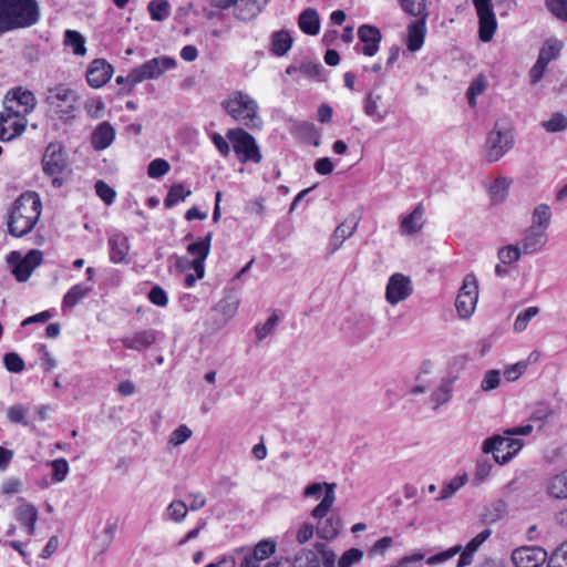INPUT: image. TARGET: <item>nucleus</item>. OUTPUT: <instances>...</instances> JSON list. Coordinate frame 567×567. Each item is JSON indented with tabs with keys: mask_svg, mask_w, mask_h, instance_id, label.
<instances>
[{
	"mask_svg": "<svg viewBox=\"0 0 567 567\" xmlns=\"http://www.w3.org/2000/svg\"><path fill=\"white\" fill-rule=\"evenodd\" d=\"M522 254L523 251L518 244L507 245L498 250L497 257L503 265H511L519 260Z\"/></svg>",
	"mask_w": 567,
	"mask_h": 567,
	"instance_id": "58836bf2",
	"label": "nucleus"
},
{
	"mask_svg": "<svg viewBox=\"0 0 567 567\" xmlns=\"http://www.w3.org/2000/svg\"><path fill=\"white\" fill-rule=\"evenodd\" d=\"M113 74V66L103 59H95L86 71V81L94 89L105 85Z\"/></svg>",
	"mask_w": 567,
	"mask_h": 567,
	"instance_id": "dca6fc26",
	"label": "nucleus"
},
{
	"mask_svg": "<svg viewBox=\"0 0 567 567\" xmlns=\"http://www.w3.org/2000/svg\"><path fill=\"white\" fill-rule=\"evenodd\" d=\"M39 19L37 0H0V34L32 27Z\"/></svg>",
	"mask_w": 567,
	"mask_h": 567,
	"instance_id": "f03ea898",
	"label": "nucleus"
},
{
	"mask_svg": "<svg viewBox=\"0 0 567 567\" xmlns=\"http://www.w3.org/2000/svg\"><path fill=\"white\" fill-rule=\"evenodd\" d=\"M3 363L9 372L19 373L24 370V361L16 352L6 353L3 357Z\"/></svg>",
	"mask_w": 567,
	"mask_h": 567,
	"instance_id": "603ef678",
	"label": "nucleus"
},
{
	"mask_svg": "<svg viewBox=\"0 0 567 567\" xmlns=\"http://www.w3.org/2000/svg\"><path fill=\"white\" fill-rule=\"evenodd\" d=\"M213 233H208L203 239L192 243L187 247V251L194 256L193 260H206L210 251Z\"/></svg>",
	"mask_w": 567,
	"mask_h": 567,
	"instance_id": "72a5a7b5",
	"label": "nucleus"
},
{
	"mask_svg": "<svg viewBox=\"0 0 567 567\" xmlns=\"http://www.w3.org/2000/svg\"><path fill=\"white\" fill-rule=\"evenodd\" d=\"M298 25L306 34H318L320 30V19L318 11L313 8L305 9L299 16Z\"/></svg>",
	"mask_w": 567,
	"mask_h": 567,
	"instance_id": "cd10ccee",
	"label": "nucleus"
},
{
	"mask_svg": "<svg viewBox=\"0 0 567 567\" xmlns=\"http://www.w3.org/2000/svg\"><path fill=\"white\" fill-rule=\"evenodd\" d=\"M292 42L288 31H276L271 34L270 50L275 55L282 56L290 50Z\"/></svg>",
	"mask_w": 567,
	"mask_h": 567,
	"instance_id": "c85d7f7f",
	"label": "nucleus"
},
{
	"mask_svg": "<svg viewBox=\"0 0 567 567\" xmlns=\"http://www.w3.org/2000/svg\"><path fill=\"white\" fill-rule=\"evenodd\" d=\"M148 11L154 21H163L169 16V3L167 0H152Z\"/></svg>",
	"mask_w": 567,
	"mask_h": 567,
	"instance_id": "a19ab883",
	"label": "nucleus"
},
{
	"mask_svg": "<svg viewBox=\"0 0 567 567\" xmlns=\"http://www.w3.org/2000/svg\"><path fill=\"white\" fill-rule=\"evenodd\" d=\"M514 144L513 135L505 120H497L493 130L487 134L484 157L488 163L499 161Z\"/></svg>",
	"mask_w": 567,
	"mask_h": 567,
	"instance_id": "39448f33",
	"label": "nucleus"
},
{
	"mask_svg": "<svg viewBox=\"0 0 567 567\" xmlns=\"http://www.w3.org/2000/svg\"><path fill=\"white\" fill-rule=\"evenodd\" d=\"M548 241V234L544 229L528 227L520 238L518 245L524 255H532L540 251Z\"/></svg>",
	"mask_w": 567,
	"mask_h": 567,
	"instance_id": "2eb2a0df",
	"label": "nucleus"
},
{
	"mask_svg": "<svg viewBox=\"0 0 567 567\" xmlns=\"http://www.w3.org/2000/svg\"><path fill=\"white\" fill-rule=\"evenodd\" d=\"M42 165L44 173L52 178L55 187L63 185L61 174L68 167V157L64 147L59 143H51L45 148Z\"/></svg>",
	"mask_w": 567,
	"mask_h": 567,
	"instance_id": "6e6552de",
	"label": "nucleus"
},
{
	"mask_svg": "<svg viewBox=\"0 0 567 567\" xmlns=\"http://www.w3.org/2000/svg\"><path fill=\"white\" fill-rule=\"evenodd\" d=\"M7 99L13 100L17 105L21 106V111L29 114L35 106V97L31 91H23L21 87L9 92Z\"/></svg>",
	"mask_w": 567,
	"mask_h": 567,
	"instance_id": "7c9ffc66",
	"label": "nucleus"
},
{
	"mask_svg": "<svg viewBox=\"0 0 567 567\" xmlns=\"http://www.w3.org/2000/svg\"><path fill=\"white\" fill-rule=\"evenodd\" d=\"M276 550V544L274 542L264 539L260 540L254 548V550L250 553L252 556L256 557L258 561H264L269 556H271Z\"/></svg>",
	"mask_w": 567,
	"mask_h": 567,
	"instance_id": "49530a36",
	"label": "nucleus"
},
{
	"mask_svg": "<svg viewBox=\"0 0 567 567\" xmlns=\"http://www.w3.org/2000/svg\"><path fill=\"white\" fill-rule=\"evenodd\" d=\"M499 382L501 372L498 370H488L481 382V389L486 392L492 391L499 385Z\"/></svg>",
	"mask_w": 567,
	"mask_h": 567,
	"instance_id": "bf43d9fd",
	"label": "nucleus"
},
{
	"mask_svg": "<svg viewBox=\"0 0 567 567\" xmlns=\"http://www.w3.org/2000/svg\"><path fill=\"white\" fill-rule=\"evenodd\" d=\"M550 207L547 204H539L534 208L532 213V224L529 227L536 228L538 230L544 229L545 231H547V228L550 225Z\"/></svg>",
	"mask_w": 567,
	"mask_h": 567,
	"instance_id": "2f4dec72",
	"label": "nucleus"
},
{
	"mask_svg": "<svg viewBox=\"0 0 567 567\" xmlns=\"http://www.w3.org/2000/svg\"><path fill=\"white\" fill-rule=\"evenodd\" d=\"M227 137L233 143L234 151L238 155H243V162L251 161L259 163L261 161L256 141L249 133L243 128H234L228 131Z\"/></svg>",
	"mask_w": 567,
	"mask_h": 567,
	"instance_id": "9d476101",
	"label": "nucleus"
},
{
	"mask_svg": "<svg viewBox=\"0 0 567 567\" xmlns=\"http://www.w3.org/2000/svg\"><path fill=\"white\" fill-rule=\"evenodd\" d=\"M176 66V61L169 56H158L147 60L141 65L134 68L130 72V81L143 82L145 80H156L162 76L166 71Z\"/></svg>",
	"mask_w": 567,
	"mask_h": 567,
	"instance_id": "1a4fd4ad",
	"label": "nucleus"
},
{
	"mask_svg": "<svg viewBox=\"0 0 567 567\" xmlns=\"http://www.w3.org/2000/svg\"><path fill=\"white\" fill-rule=\"evenodd\" d=\"M95 192L106 205H111L115 199V190L103 181L95 183Z\"/></svg>",
	"mask_w": 567,
	"mask_h": 567,
	"instance_id": "13d9d810",
	"label": "nucleus"
},
{
	"mask_svg": "<svg viewBox=\"0 0 567 567\" xmlns=\"http://www.w3.org/2000/svg\"><path fill=\"white\" fill-rule=\"evenodd\" d=\"M467 481L466 475L455 476L445 484L437 496V501H444L452 497Z\"/></svg>",
	"mask_w": 567,
	"mask_h": 567,
	"instance_id": "79ce46f5",
	"label": "nucleus"
},
{
	"mask_svg": "<svg viewBox=\"0 0 567 567\" xmlns=\"http://www.w3.org/2000/svg\"><path fill=\"white\" fill-rule=\"evenodd\" d=\"M477 298L478 286L476 277L472 274L466 275L455 301V307L460 317L468 318L473 313Z\"/></svg>",
	"mask_w": 567,
	"mask_h": 567,
	"instance_id": "9b49d317",
	"label": "nucleus"
},
{
	"mask_svg": "<svg viewBox=\"0 0 567 567\" xmlns=\"http://www.w3.org/2000/svg\"><path fill=\"white\" fill-rule=\"evenodd\" d=\"M358 37L363 43L361 52L364 55L373 56L379 50V44L382 40L380 30L377 27L363 24L358 30Z\"/></svg>",
	"mask_w": 567,
	"mask_h": 567,
	"instance_id": "a211bd4d",
	"label": "nucleus"
},
{
	"mask_svg": "<svg viewBox=\"0 0 567 567\" xmlns=\"http://www.w3.org/2000/svg\"><path fill=\"white\" fill-rule=\"evenodd\" d=\"M509 182L505 177H498L489 187V194L495 202H502L507 196Z\"/></svg>",
	"mask_w": 567,
	"mask_h": 567,
	"instance_id": "de8ad7c7",
	"label": "nucleus"
},
{
	"mask_svg": "<svg viewBox=\"0 0 567 567\" xmlns=\"http://www.w3.org/2000/svg\"><path fill=\"white\" fill-rule=\"evenodd\" d=\"M336 502V493L329 487L321 502L311 511V516L317 519L316 533L319 538L331 540L341 529L342 522L339 515L329 513Z\"/></svg>",
	"mask_w": 567,
	"mask_h": 567,
	"instance_id": "7ed1b4c3",
	"label": "nucleus"
},
{
	"mask_svg": "<svg viewBox=\"0 0 567 567\" xmlns=\"http://www.w3.org/2000/svg\"><path fill=\"white\" fill-rule=\"evenodd\" d=\"M400 4L404 12L413 17L427 16L426 0H400Z\"/></svg>",
	"mask_w": 567,
	"mask_h": 567,
	"instance_id": "37998d69",
	"label": "nucleus"
},
{
	"mask_svg": "<svg viewBox=\"0 0 567 567\" xmlns=\"http://www.w3.org/2000/svg\"><path fill=\"white\" fill-rule=\"evenodd\" d=\"M268 0H238L235 17L241 21L255 19L267 6Z\"/></svg>",
	"mask_w": 567,
	"mask_h": 567,
	"instance_id": "4be33fe9",
	"label": "nucleus"
},
{
	"mask_svg": "<svg viewBox=\"0 0 567 567\" xmlns=\"http://www.w3.org/2000/svg\"><path fill=\"white\" fill-rule=\"evenodd\" d=\"M192 194L189 189H185L183 184H173L167 193V196L164 199V205L166 208H172L178 202L184 200Z\"/></svg>",
	"mask_w": 567,
	"mask_h": 567,
	"instance_id": "e433bc0d",
	"label": "nucleus"
},
{
	"mask_svg": "<svg viewBox=\"0 0 567 567\" xmlns=\"http://www.w3.org/2000/svg\"><path fill=\"white\" fill-rule=\"evenodd\" d=\"M221 106L229 116L248 127H257L260 124L257 102L243 91L231 92L221 102Z\"/></svg>",
	"mask_w": 567,
	"mask_h": 567,
	"instance_id": "20e7f679",
	"label": "nucleus"
},
{
	"mask_svg": "<svg viewBox=\"0 0 567 567\" xmlns=\"http://www.w3.org/2000/svg\"><path fill=\"white\" fill-rule=\"evenodd\" d=\"M192 434V430L187 425L182 424L172 432L168 443L173 446H178L185 443Z\"/></svg>",
	"mask_w": 567,
	"mask_h": 567,
	"instance_id": "5fc2aeb1",
	"label": "nucleus"
},
{
	"mask_svg": "<svg viewBox=\"0 0 567 567\" xmlns=\"http://www.w3.org/2000/svg\"><path fill=\"white\" fill-rule=\"evenodd\" d=\"M357 226L358 223H353L352 225H348L347 221L341 223L334 229L329 240L327 252L329 255H333L336 251H338L342 247L343 243L354 234Z\"/></svg>",
	"mask_w": 567,
	"mask_h": 567,
	"instance_id": "b1692460",
	"label": "nucleus"
},
{
	"mask_svg": "<svg viewBox=\"0 0 567 567\" xmlns=\"http://www.w3.org/2000/svg\"><path fill=\"white\" fill-rule=\"evenodd\" d=\"M380 100H381L380 95L373 94L370 92L367 94V96L364 99V105H363L364 114L369 117H373L374 121H377V122L383 121L388 115V111L379 110Z\"/></svg>",
	"mask_w": 567,
	"mask_h": 567,
	"instance_id": "473e14b6",
	"label": "nucleus"
},
{
	"mask_svg": "<svg viewBox=\"0 0 567 567\" xmlns=\"http://www.w3.org/2000/svg\"><path fill=\"white\" fill-rule=\"evenodd\" d=\"M41 199L34 192H27L14 202L8 218L9 234L22 237L35 226L41 215Z\"/></svg>",
	"mask_w": 567,
	"mask_h": 567,
	"instance_id": "f257e3e1",
	"label": "nucleus"
},
{
	"mask_svg": "<svg viewBox=\"0 0 567 567\" xmlns=\"http://www.w3.org/2000/svg\"><path fill=\"white\" fill-rule=\"evenodd\" d=\"M539 309L537 307H528L523 312L518 313L514 322V330L516 332H523L526 330L528 322L538 315Z\"/></svg>",
	"mask_w": 567,
	"mask_h": 567,
	"instance_id": "c03bdc74",
	"label": "nucleus"
},
{
	"mask_svg": "<svg viewBox=\"0 0 567 567\" xmlns=\"http://www.w3.org/2000/svg\"><path fill=\"white\" fill-rule=\"evenodd\" d=\"M188 512L187 505L179 499L173 501L167 506V514L169 518L175 523H181L185 519Z\"/></svg>",
	"mask_w": 567,
	"mask_h": 567,
	"instance_id": "a18cd8bd",
	"label": "nucleus"
},
{
	"mask_svg": "<svg viewBox=\"0 0 567 567\" xmlns=\"http://www.w3.org/2000/svg\"><path fill=\"white\" fill-rule=\"evenodd\" d=\"M523 445V440L513 435H493L483 442L482 451L485 454L491 453L494 461L503 465L511 461Z\"/></svg>",
	"mask_w": 567,
	"mask_h": 567,
	"instance_id": "423d86ee",
	"label": "nucleus"
},
{
	"mask_svg": "<svg viewBox=\"0 0 567 567\" xmlns=\"http://www.w3.org/2000/svg\"><path fill=\"white\" fill-rule=\"evenodd\" d=\"M78 96L65 85H56L48 90L45 102L61 120L72 118L76 111Z\"/></svg>",
	"mask_w": 567,
	"mask_h": 567,
	"instance_id": "0eeeda50",
	"label": "nucleus"
},
{
	"mask_svg": "<svg viewBox=\"0 0 567 567\" xmlns=\"http://www.w3.org/2000/svg\"><path fill=\"white\" fill-rule=\"evenodd\" d=\"M546 6L554 16L567 21V0H546Z\"/></svg>",
	"mask_w": 567,
	"mask_h": 567,
	"instance_id": "680f3d73",
	"label": "nucleus"
},
{
	"mask_svg": "<svg viewBox=\"0 0 567 567\" xmlns=\"http://www.w3.org/2000/svg\"><path fill=\"white\" fill-rule=\"evenodd\" d=\"M492 463L487 458H481L477 461V464H476V470H475V480H477L478 482H483L485 481L491 471H492Z\"/></svg>",
	"mask_w": 567,
	"mask_h": 567,
	"instance_id": "69168bd1",
	"label": "nucleus"
},
{
	"mask_svg": "<svg viewBox=\"0 0 567 567\" xmlns=\"http://www.w3.org/2000/svg\"><path fill=\"white\" fill-rule=\"evenodd\" d=\"M53 470L52 480L54 482H62L69 473V463L65 458H58L50 462Z\"/></svg>",
	"mask_w": 567,
	"mask_h": 567,
	"instance_id": "864d4df0",
	"label": "nucleus"
},
{
	"mask_svg": "<svg viewBox=\"0 0 567 567\" xmlns=\"http://www.w3.org/2000/svg\"><path fill=\"white\" fill-rule=\"evenodd\" d=\"M492 530L489 528H485L480 534H477L474 538H472L467 545L465 546L468 551H472L473 554L477 551V549L481 547V545L491 536Z\"/></svg>",
	"mask_w": 567,
	"mask_h": 567,
	"instance_id": "774afa93",
	"label": "nucleus"
},
{
	"mask_svg": "<svg viewBox=\"0 0 567 567\" xmlns=\"http://www.w3.org/2000/svg\"><path fill=\"white\" fill-rule=\"evenodd\" d=\"M278 322L279 317L277 315H272L264 324L256 326L255 330L258 339H265L269 333H271V331L278 324Z\"/></svg>",
	"mask_w": 567,
	"mask_h": 567,
	"instance_id": "e2e57ef3",
	"label": "nucleus"
},
{
	"mask_svg": "<svg viewBox=\"0 0 567 567\" xmlns=\"http://www.w3.org/2000/svg\"><path fill=\"white\" fill-rule=\"evenodd\" d=\"M486 89V79L480 74L470 84L466 91V97L471 107L476 105V96L482 94Z\"/></svg>",
	"mask_w": 567,
	"mask_h": 567,
	"instance_id": "ea45409f",
	"label": "nucleus"
},
{
	"mask_svg": "<svg viewBox=\"0 0 567 567\" xmlns=\"http://www.w3.org/2000/svg\"><path fill=\"white\" fill-rule=\"evenodd\" d=\"M2 112L10 116H14L16 118H18V121H27V113L22 112L21 106L17 105L13 100H9L7 97L4 99V110Z\"/></svg>",
	"mask_w": 567,
	"mask_h": 567,
	"instance_id": "338daca9",
	"label": "nucleus"
},
{
	"mask_svg": "<svg viewBox=\"0 0 567 567\" xmlns=\"http://www.w3.org/2000/svg\"><path fill=\"white\" fill-rule=\"evenodd\" d=\"M27 126V121H18L14 116L0 112V141L8 142L21 135Z\"/></svg>",
	"mask_w": 567,
	"mask_h": 567,
	"instance_id": "6ab92c4d",
	"label": "nucleus"
},
{
	"mask_svg": "<svg viewBox=\"0 0 567 567\" xmlns=\"http://www.w3.org/2000/svg\"><path fill=\"white\" fill-rule=\"evenodd\" d=\"M64 44L72 48L76 55H84L86 53L84 37L74 30H66L64 33Z\"/></svg>",
	"mask_w": 567,
	"mask_h": 567,
	"instance_id": "f704fd0d",
	"label": "nucleus"
},
{
	"mask_svg": "<svg viewBox=\"0 0 567 567\" xmlns=\"http://www.w3.org/2000/svg\"><path fill=\"white\" fill-rule=\"evenodd\" d=\"M512 561L516 567H539L547 558V551L538 546H522L512 553Z\"/></svg>",
	"mask_w": 567,
	"mask_h": 567,
	"instance_id": "4468645a",
	"label": "nucleus"
},
{
	"mask_svg": "<svg viewBox=\"0 0 567 567\" xmlns=\"http://www.w3.org/2000/svg\"><path fill=\"white\" fill-rule=\"evenodd\" d=\"M474 7L478 17L480 39L488 42L493 39L497 22L493 10L492 0H474Z\"/></svg>",
	"mask_w": 567,
	"mask_h": 567,
	"instance_id": "f8f14e48",
	"label": "nucleus"
},
{
	"mask_svg": "<svg viewBox=\"0 0 567 567\" xmlns=\"http://www.w3.org/2000/svg\"><path fill=\"white\" fill-rule=\"evenodd\" d=\"M563 49V43L556 39L547 40L540 49L538 59L544 58L545 63H549L555 60Z\"/></svg>",
	"mask_w": 567,
	"mask_h": 567,
	"instance_id": "4c0bfd02",
	"label": "nucleus"
},
{
	"mask_svg": "<svg viewBox=\"0 0 567 567\" xmlns=\"http://www.w3.org/2000/svg\"><path fill=\"white\" fill-rule=\"evenodd\" d=\"M92 291L91 286L78 284L73 286L64 296L63 305L65 307H74L80 300Z\"/></svg>",
	"mask_w": 567,
	"mask_h": 567,
	"instance_id": "c9c22d12",
	"label": "nucleus"
},
{
	"mask_svg": "<svg viewBox=\"0 0 567 567\" xmlns=\"http://www.w3.org/2000/svg\"><path fill=\"white\" fill-rule=\"evenodd\" d=\"M363 557V551L359 548H350L346 550L338 561L339 567H352Z\"/></svg>",
	"mask_w": 567,
	"mask_h": 567,
	"instance_id": "8fccbe9b",
	"label": "nucleus"
},
{
	"mask_svg": "<svg viewBox=\"0 0 567 567\" xmlns=\"http://www.w3.org/2000/svg\"><path fill=\"white\" fill-rule=\"evenodd\" d=\"M546 492L555 499H567V470L547 480Z\"/></svg>",
	"mask_w": 567,
	"mask_h": 567,
	"instance_id": "bb28decb",
	"label": "nucleus"
},
{
	"mask_svg": "<svg viewBox=\"0 0 567 567\" xmlns=\"http://www.w3.org/2000/svg\"><path fill=\"white\" fill-rule=\"evenodd\" d=\"M330 486L333 489V492L336 493V484L334 483H326V482L312 483L303 489V496L305 497H312V496L320 497L322 492L324 495Z\"/></svg>",
	"mask_w": 567,
	"mask_h": 567,
	"instance_id": "4d7b16f0",
	"label": "nucleus"
},
{
	"mask_svg": "<svg viewBox=\"0 0 567 567\" xmlns=\"http://www.w3.org/2000/svg\"><path fill=\"white\" fill-rule=\"evenodd\" d=\"M110 259L114 264H127L128 243L122 234H116L109 239Z\"/></svg>",
	"mask_w": 567,
	"mask_h": 567,
	"instance_id": "393cba45",
	"label": "nucleus"
},
{
	"mask_svg": "<svg viewBox=\"0 0 567 567\" xmlns=\"http://www.w3.org/2000/svg\"><path fill=\"white\" fill-rule=\"evenodd\" d=\"M115 138V130L109 122L100 123L92 133V146L96 151L107 148Z\"/></svg>",
	"mask_w": 567,
	"mask_h": 567,
	"instance_id": "5701e85b",
	"label": "nucleus"
},
{
	"mask_svg": "<svg viewBox=\"0 0 567 567\" xmlns=\"http://www.w3.org/2000/svg\"><path fill=\"white\" fill-rule=\"evenodd\" d=\"M169 163L163 158H156L148 164L147 174L151 178H159L168 173Z\"/></svg>",
	"mask_w": 567,
	"mask_h": 567,
	"instance_id": "09e8293b",
	"label": "nucleus"
},
{
	"mask_svg": "<svg viewBox=\"0 0 567 567\" xmlns=\"http://www.w3.org/2000/svg\"><path fill=\"white\" fill-rule=\"evenodd\" d=\"M454 379H443L437 389L431 394V401L436 410L441 405L449 403L452 399Z\"/></svg>",
	"mask_w": 567,
	"mask_h": 567,
	"instance_id": "c756f323",
	"label": "nucleus"
},
{
	"mask_svg": "<svg viewBox=\"0 0 567 567\" xmlns=\"http://www.w3.org/2000/svg\"><path fill=\"white\" fill-rule=\"evenodd\" d=\"M543 126L547 132L557 133L567 128V118L560 113L554 114Z\"/></svg>",
	"mask_w": 567,
	"mask_h": 567,
	"instance_id": "3c124183",
	"label": "nucleus"
},
{
	"mask_svg": "<svg viewBox=\"0 0 567 567\" xmlns=\"http://www.w3.org/2000/svg\"><path fill=\"white\" fill-rule=\"evenodd\" d=\"M14 518L25 528L29 536L34 535L39 511L33 504L21 498L20 505L14 509Z\"/></svg>",
	"mask_w": 567,
	"mask_h": 567,
	"instance_id": "f3484780",
	"label": "nucleus"
},
{
	"mask_svg": "<svg viewBox=\"0 0 567 567\" xmlns=\"http://www.w3.org/2000/svg\"><path fill=\"white\" fill-rule=\"evenodd\" d=\"M427 16L419 17L420 19L408 27L406 45L412 52L420 50L425 38V20Z\"/></svg>",
	"mask_w": 567,
	"mask_h": 567,
	"instance_id": "412c9836",
	"label": "nucleus"
},
{
	"mask_svg": "<svg viewBox=\"0 0 567 567\" xmlns=\"http://www.w3.org/2000/svg\"><path fill=\"white\" fill-rule=\"evenodd\" d=\"M461 551H462V546L456 545L445 551H442V553H439L436 555L429 557L426 559V563L429 565H437V564H441V563H444V561L451 559L452 557H454L456 554H458Z\"/></svg>",
	"mask_w": 567,
	"mask_h": 567,
	"instance_id": "052dcab7",
	"label": "nucleus"
},
{
	"mask_svg": "<svg viewBox=\"0 0 567 567\" xmlns=\"http://www.w3.org/2000/svg\"><path fill=\"white\" fill-rule=\"evenodd\" d=\"M547 560L548 567H567V543L560 545Z\"/></svg>",
	"mask_w": 567,
	"mask_h": 567,
	"instance_id": "6e6d98bb",
	"label": "nucleus"
},
{
	"mask_svg": "<svg viewBox=\"0 0 567 567\" xmlns=\"http://www.w3.org/2000/svg\"><path fill=\"white\" fill-rule=\"evenodd\" d=\"M423 214V207L419 204L411 214L402 217L400 225L401 234L413 235L419 233L424 224Z\"/></svg>",
	"mask_w": 567,
	"mask_h": 567,
	"instance_id": "a878e982",
	"label": "nucleus"
},
{
	"mask_svg": "<svg viewBox=\"0 0 567 567\" xmlns=\"http://www.w3.org/2000/svg\"><path fill=\"white\" fill-rule=\"evenodd\" d=\"M413 291V286L410 277L395 272L388 281L385 288V300L391 305L395 306L399 302L408 299Z\"/></svg>",
	"mask_w": 567,
	"mask_h": 567,
	"instance_id": "ddd939ff",
	"label": "nucleus"
},
{
	"mask_svg": "<svg viewBox=\"0 0 567 567\" xmlns=\"http://www.w3.org/2000/svg\"><path fill=\"white\" fill-rule=\"evenodd\" d=\"M156 341V331L148 329L134 332L122 339V343L126 349L142 351L150 348Z\"/></svg>",
	"mask_w": 567,
	"mask_h": 567,
	"instance_id": "aec40b11",
	"label": "nucleus"
},
{
	"mask_svg": "<svg viewBox=\"0 0 567 567\" xmlns=\"http://www.w3.org/2000/svg\"><path fill=\"white\" fill-rule=\"evenodd\" d=\"M148 299L152 303L158 307H165L168 302L167 295L165 290L159 286H154L150 293Z\"/></svg>",
	"mask_w": 567,
	"mask_h": 567,
	"instance_id": "0e129e2a",
	"label": "nucleus"
}]
</instances>
